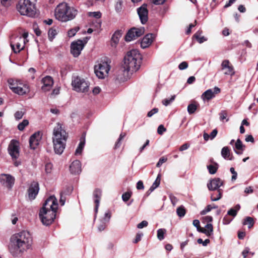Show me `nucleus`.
Here are the masks:
<instances>
[{
  "mask_svg": "<svg viewBox=\"0 0 258 258\" xmlns=\"http://www.w3.org/2000/svg\"><path fill=\"white\" fill-rule=\"evenodd\" d=\"M72 190L73 187L71 186H67L60 192L59 203L61 206L65 204L66 196L70 195Z\"/></svg>",
  "mask_w": 258,
  "mask_h": 258,
  "instance_id": "nucleus-24",
  "label": "nucleus"
},
{
  "mask_svg": "<svg viewBox=\"0 0 258 258\" xmlns=\"http://www.w3.org/2000/svg\"><path fill=\"white\" fill-rule=\"evenodd\" d=\"M145 30L144 27L136 28L133 27L128 29L126 32H145Z\"/></svg>",
  "mask_w": 258,
  "mask_h": 258,
  "instance_id": "nucleus-45",
  "label": "nucleus"
},
{
  "mask_svg": "<svg viewBox=\"0 0 258 258\" xmlns=\"http://www.w3.org/2000/svg\"><path fill=\"white\" fill-rule=\"evenodd\" d=\"M187 67L188 63L186 61H182L178 66V68L180 70H183L184 69H186Z\"/></svg>",
  "mask_w": 258,
  "mask_h": 258,
  "instance_id": "nucleus-57",
  "label": "nucleus"
},
{
  "mask_svg": "<svg viewBox=\"0 0 258 258\" xmlns=\"http://www.w3.org/2000/svg\"><path fill=\"white\" fill-rule=\"evenodd\" d=\"M230 171L231 173L232 174L231 180L232 181L236 180V179L237 178V173L235 171L234 168L233 167H231L230 169Z\"/></svg>",
  "mask_w": 258,
  "mask_h": 258,
  "instance_id": "nucleus-55",
  "label": "nucleus"
},
{
  "mask_svg": "<svg viewBox=\"0 0 258 258\" xmlns=\"http://www.w3.org/2000/svg\"><path fill=\"white\" fill-rule=\"evenodd\" d=\"M41 139V135L39 132L33 134L29 139V145L32 149H35Z\"/></svg>",
  "mask_w": 258,
  "mask_h": 258,
  "instance_id": "nucleus-17",
  "label": "nucleus"
},
{
  "mask_svg": "<svg viewBox=\"0 0 258 258\" xmlns=\"http://www.w3.org/2000/svg\"><path fill=\"white\" fill-rule=\"evenodd\" d=\"M73 90L78 92L86 93L89 89V83L84 79L77 76L72 81Z\"/></svg>",
  "mask_w": 258,
  "mask_h": 258,
  "instance_id": "nucleus-7",
  "label": "nucleus"
},
{
  "mask_svg": "<svg viewBox=\"0 0 258 258\" xmlns=\"http://www.w3.org/2000/svg\"><path fill=\"white\" fill-rule=\"evenodd\" d=\"M90 37H85L83 39H78L72 42L71 45V52L72 55L77 57L80 55L85 44L90 39Z\"/></svg>",
  "mask_w": 258,
  "mask_h": 258,
  "instance_id": "nucleus-8",
  "label": "nucleus"
},
{
  "mask_svg": "<svg viewBox=\"0 0 258 258\" xmlns=\"http://www.w3.org/2000/svg\"><path fill=\"white\" fill-rule=\"evenodd\" d=\"M19 143L15 140H12L8 147V152L13 159H17L19 156Z\"/></svg>",
  "mask_w": 258,
  "mask_h": 258,
  "instance_id": "nucleus-11",
  "label": "nucleus"
},
{
  "mask_svg": "<svg viewBox=\"0 0 258 258\" xmlns=\"http://www.w3.org/2000/svg\"><path fill=\"white\" fill-rule=\"evenodd\" d=\"M148 222L147 221L144 220L137 225V228L139 229H142L144 227H147L148 226Z\"/></svg>",
  "mask_w": 258,
  "mask_h": 258,
  "instance_id": "nucleus-54",
  "label": "nucleus"
},
{
  "mask_svg": "<svg viewBox=\"0 0 258 258\" xmlns=\"http://www.w3.org/2000/svg\"><path fill=\"white\" fill-rule=\"evenodd\" d=\"M213 225L211 223H208L205 226V228H202V230H201V232L205 234L207 236H210L212 234H213Z\"/></svg>",
  "mask_w": 258,
  "mask_h": 258,
  "instance_id": "nucleus-27",
  "label": "nucleus"
},
{
  "mask_svg": "<svg viewBox=\"0 0 258 258\" xmlns=\"http://www.w3.org/2000/svg\"><path fill=\"white\" fill-rule=\"evenodd\" d=\"M192 224H193L194 226L197 228V230L199 232H201V230H202V228H201V227H200V223L199 220H197V219L194 220L193 221Z\"/></svg>",
  "mask_w": 258,
  "mask_h": 258,
  "instance_id": "nucleus-52",
  "label": "nucleus"
},
{
  "mask_svg": "<svg viewBox=\"0 0 258 258\" xmlns=\"http://www.w3.org/2000/svg\"><path fill=\"white\" fill-rule=\"evenodd\" d=\"M197 242L198 243L202 244L203 246H206L208 245V243H210V241L209 239H206L203 241L202 239L199 238L198 239Z\"/></svg>",
  "mask_w": 258,
  "mask_h": 258,
  "instance_id": "nucleus-53",
  "label": "nucleus"
},
{
  "mask_svg": "<svg viewBox=\"0 0 258 258\" xmlns=\"http://www.w3.org/2000/svg\"><path fill=\"white\" fill-rule=\"evenodd\" d=\"M13 92L19 95H23L29 92V88L27 85L19 84L16 86Z\"/></svg>",
  "mask_w": 258,
  "mask_h": 258,
  "instance_id": "nucleus-25",
  "label": "nucleus"
},
{
  "mask_svg": "<svg viewBox=\"0 0 258 258\" xmlns=\"http://www.w3.org/2000/svg\"><path fill=\"white\" fill-rule=\"evenodd\" d=\"M197 109V106L194 103L190 104L187 106V111L190 114L195 113Z\"/></svg>",
  "mask_w": 258,
  "mask_h": 258,
  "instance_id": "nucleus-42",
  "label": "nucleus"
},
{
  "mask_svg": "<svg viewBox=\"0 0 258 258\" xmlns=\"http://www.w3.org/2000/svg\"><path fill=\"white\" fill-rule=\"evenodd\" d=\"M212 209V206L211 205H208L205 209H204L200 212V214L201 215H204L206 214L207 213L211 211Z\"/></svg>",
  "mask_w": 258,
  "mask_h": 258,
  "instance_id": "nucleus-50",
  "label": "nucleus"
},
{
  "mask_svg": "<svg viewBox=\"0 0 258 258\" xmlns=\"http://www.w3.org/2000/svg\"><path fill=\"white\" fill-rule=\"evenodd\" d=\"M78 11L73 7H71L66 3L59 4L55 10V17L56 19L61 22H67L75 18Z\"/></svg>",
  "mask_w": 258,
  "mask_h": 258,
  "instance_id": "nucleus-5",
  "label": "nucleus"
},
{
  "mask_svg": "<svg viewBox=\"0 0 258 258\" xmlns=\"http://www.w3.org/2000/svg\"><path fill=\"white\" fill-rule=\"evenodd\" d=\"M223 184V180L219 178H215L210 180L207 183V187L209 190H218L220 189L219 187Z\"/></svg>",
  "mask_w": 258,
  "mask_h": 258,
  "instance_id": "nucleus-16",
  "label": "nucleus"
},
{
  "mask_svg": "<svg viewBox=\"0 0 258 258\" xmlns=\"http://www.w3.org/2000/svg\"><path fill=\"white\" fill-rule=\"evenodd\" d=\"M232 220V219L229 218L227 215H226L223 219L222 222L223 224L224 225H227L229 224L231 221Z\"/></svg>",
  "mask_w": 258,
  "mask_h": 258,
  "instance_id": "nucleus-62",
  "label": "nucleus"
},
{
  "mask_svg": "<svg viewBox=\"0 0 258 258\" xmlns=\"http://www.w3.org/2000/svg\"><path fill=\"white\" fill-rule=\"evenodd\" d=\"M13 0H1V3L2 5L5 7L9 6Z\"/></svg>",
  "mask_w": 258,
  "mask_h": 258,
  "instance_id": "nucleus-63",
  "label": "nucleus"
},
{
  "mask_svg": "<svg viewBox=\"0 0 258 258\" xmlns=\"http://www.w3.org/2000/svg\"><path fill=\"white\" fill-rule=\"evenodd\" d=\"M126 134L125 133H121L120 134L119 137L117 140V141L115 144L114 148L115 149H117L119 148L121 145V141L123 139V138L125 137Z\"/></svg>",
  "mask_w": 258,
  "mask_h": 258,
  "instance_id": "nucleus-41",
  "label": "nucleus"
},
{
  "mask_svg": "<svg viewBox=\"0 0 258 258\" xmlns=\"http://www.w3.org/2000/svg\"><path fill=\"white\" fill-rule=\"evenodd\" d=\"M52 168V165L50 163H47L45 165V171L47 173H50Z\"/></svg>",
  "mask_w": 258,
  "mask_h": 258,
  "instance_id": "nucleus-64",
  "label": "nucleus"
},
{
  "mask_svg": "<svg viewBox=\"0 0 258 258\" xmlns=\"http://www.w3.org/2000/svg\"><path fill=\"white\" fill-rule=\"evenodd\" d=\"M57 208V201L55 197L50 196L45 201L39 213V218L43 225L48 226L52 224L56 217Z\"/></svg>",
  "mask_w": 258,
  "mask_h": 258,
  "instance_id": "nucleus-3",
  "label": "nucleus"
},
{
  "mask_svg": "<svg viewBox=\"0 0 258 258\" xmlns=\"http://www.w3.org/2000/svg\"><path fill=\"white\" fill-rule=\"evenodd\" d=\"M141 59V55L137 49L128 51L124 56L122 68L116 73V80L123 82L126 80L129 72L133 73L139 69Z\"/></svg>",
  "mask_w": 258,
  "mask_h": 258,
  "instance_id": "nucleus-1",
  "label": "nucleus"
},
{
  "mask_svg": "<svg viewBox=\"0 0 258 258\" xmlns=\"http://www.w3.org/2000/svg\"><path fill=\"white\" fill-rule=\"evenodd\" d=\"M142 33H126L124 37L125 40L126 42H130L133 40L140 37Z\"/></svg>",
  "mask_w": 258,
  "mask_h": 258,
  "instance_id": "nucleus-32",
  "label": "nucleus"
},
{
  "mask_svg": "<svg viewBox=\"0 0 258 258\" xmlns=\"http://www.w3.org/2000/svg\"><path fill=\"white\" fill-rule=\"evenodd\" d=\"M166 131V129L165 128L163 125L160 124L157 129V133L159 135H162L164 132Z\"/></svg>",
  "mask_w": 258,
  "mask_h": 258,
  "instance_id": "nucleus-56",
  "label": "nucleus"
},
{
  "mask_svg": "<svg viewBox=\"0 0 258 258\" xmlns=\"http://www.w3.org/2000/svg\"><path fill=\"white\" fill-rule=\"evenodd\" d=\"M237 213L236 210H235L233 208H231L228 211L227 215L234 217L237 215Z\"/></svg>",
  "mask_w": 258,
  "mask_h": 258,
  "instance_id": "nucleus-61",
  "label": "nucleus"
},
{
  "mask_svg": "<svg viewBox=\"0 0 258 258\" xmlns=\"http://www.w3.org/2000/svg\"><path fill=\"white\" fill-rule=\"evenodd\" d=\"M160 180H161V175L160 174H159L152 185V186L150 187V189L148 191V194H150L151 192H152L153 190H154L157 187H158L160 183Z\"/></svg>",
  "mask_w": 258,
  "mask_h": 258,
  "instance_id": "nucleus-29",
  "label": "nucleus"
},
{
  "mask_svg": "<svg viewBox=\"0 0 258 258\" xmlns=\"http://www.w3.org/2000/svg\"><path fill=\"white\" fill-rule=\"evenodd\" d=\"M235 148L236 150L243 151L245 148V146L243 145L241 141L238 139L235 142Z\"/></svg>",
  "mask_w": 258,
  "mask_h": 258,
  "instance_id": "nucleus-40",
  "label": "nucleus"
},
{
  "mask_svg": "<svg viewBox=\"0 0 258 258\" xmlns=\"http://www.w3.org/2000/svg\"><path fill=\"white\" fill-rule=\"evenodd\" d=\"M111 215V212L109 211H107L105 212L104 217L100 219V223L98 226V230L99 231L101 232L105 229L107 223L110 219Z\"/></svg>",
  "mask_w": 258,
  "mask_h": 258,
  "instance_id": "nucleus-18",
  "label": "nucleus"
},
{
  "mask_svg": "<svg viewBox=\"0 0 258 258\" xmlns=\"http://www.w3.org/2000/svg\"><path fill=\"white\" fill-rule=\"evenodd\" d=\"M39 190V183L36 181H33L28 189V198L30 200H33L35 199Z\"/></svg>",
  "mask_w": 258,
  "mask_h": 258,
  "instance_id": "nucleus-14",
  "label": "nucleus"
},
{
  "mask_svg": "<svg viewBox=\"0 0 258 258\" xmlns=\"http://www.w3.org/2000/svg\"><path fill=\"white\" fill-rule=\"evenodd\" d=\"M143 236L142 233H138L136 235V238L133 241L134 243H137L141 240L142 237Z\"/></svg>",
  "mask_w": 258,
  "mask_h": 258,
  "instance_id": "nucleus-60",
  "label": "nucleus"
},
{
  "mask_svg": "<svg viewBox=\"0 0 258 258\" xmlns=\"http://www.w3.org/2000/svg\"><path fill=\"white\" fill-rule=\"evenodd\" d=\"M24 115V112L22 111H17L15 113V117L16 119L19 120L21 119L23 117V116Z\"/></svg>",
  "mask_w": 258,
  "mask_h": 258,
  "instance_id": "nucleus-51",
  "label": "nucleus"
},
{
  "mask_svg": "<svg viewBox=\"0 0 258 258\" xmlns=\"http://www.w3.org/2000/svg\"><path fill=\"white\" fill-rule=\"evenodd\" d=\"M167 158L164 157H161L156 164L157 167H160L164 163L167 161Z\"/></svg>",
  "mask_w": 258,
  "mask_h": 258,
  "instance_id": "nucleus-59",
  "label": "nucleus"
},
{
  "mask_svg": "<svg viewBox=\"0 0 258 258\" xmlns=\"http://www.w3.org/2000/svg\"><path fill=\"white\" fill-rule=\"evenodd\" d=\"M93 197L94 199V203L95 204V219L96 217V214L98 212L99 204H100V201L101 199V197L102 196V190L99 188H96L93 191Z\"/></svg>",
  "mask_w": 258,
  "mask_h": 258,
  "instance_id": "nucleus-21",
  "label": "nucleus"
},
{
  "mask_svg": "<svg viewBox=\"0 0 258 258\" xmlns=\"http://www.w3.org/2000/svg\"><path fill=\"white\" fill-rule=\"evenodd\" d=\"M221 69L222 70H225V75L232 76L234 74L233 67L230 64L228 60H224L222 61Z\"/></svg>",
  "mask_w": 258,
  "mask_h": 258,
  "instance_id": "nucleus-22",
  "label": "nucleus"
},
{
  "mask_svg": "<svg viewBox=\"0 0 258 258\" xmlns=\"http://www.w3.org/2000/svg\"><path fill=\"white\" fill-rule=\"evenodd\" d=\"M0 182L2 185L11 189L15 182V178L10 174H2L0 177Z\"/></svg>",
  "mask_w": 258,
  "mask_h": 258,
  "instance_id": "nucleus-13",
  "label": "nucleus"
},
{
  "mask_svg": "<svg viewBox=\"0 0 258 258\" xmlns=\"http://www.w3.org/2000/svg\"><path fill=\"white\" fill-rule=\"evenodd\" d=\"M175 96L173 95L170 99H165L162 100V104L165 106H167L170 104L175 99Z\"/></svg>",
  "mask_w": 258,
  "mask_h": 258,
  "instance_id": "nucleus-47",
  "label": "nucleus"
},
{
  "mask_svg": "<svg viewBox=\"0 0 258 258\" xmlns=\"http://www.w3.org/2000/svg\"><path fill=\"white\" fill-rule=\"evenodd\" d=\"M220 92V89L217 87H215L213 89H209L204 92L202 95L203 100H210L215 97V95Z\"/></svg>",
  "mask_w": 258,
  "mask_h": 258,
  "instance_id": "nucleus-15",
  "label": "nucleus"
},
{
  "mask_svg": "<svg viewBox=\"0 0 258 258\" xmlns=\"http://www.w3.org/2000/svg\"><path fill=\"white\" fill-rule=\"evenodd\" d=\"M85 144V138H82L80 141V142L77 147V148L76 150L75 151V155H79L81 154L82 150L84 147Z\"/></svg>",
  "mask_w": 258,
  "mask_h": 258,
  "instance_id": "nucleus-34",
  "label": "nucleus"
},
{
  "mask_svg": "<svg viewBox=\"0 0 258 258\" xmlns=\"http://www.w3.org/2000/svg\"><path fill=\"white\" fill-rule=\"evenodd\" d=\"M8 83L9 88L12 90V91L14 90V88H15L16 86L19 85V83L17 81H15L12 79H9L8 80Z\"/></svg>",
  "mask_w": 258,
  "mask_h": 258,
  "instance_id": "nucleus-38",
  "label": "nucleus"
},
{
  "mask_svg": "<svg viewBox=\"0 0 258 258\" xmlns=\"http://www.w3.org/2000/svg\"><path fill=\"white\" fill-rule=\"evenodd\" d=\"M103 29L101 28V24L100 22H95L94 23L92 27L89 28L87 31V32H93L102 31Z\"/></svg>",
  "mask_w": 258,
  "mask_h": 258,
  "instance_id": "nucleus-28",
  "label": "nucleus"
},
{
  "mask_svg": "<svg viewBox=\"0 0 258 258\" xmlns=\"http://www.w3.org/2000/svg\"><path fill=\"white\" fill-rule=\"evenodd\" d=\"M216 190L217 191L215 193H213L211 195V199L212 201H217L221 198L223 190L222 189Z\"/></svg>",
  "mask_w": 258,
  "mask_h": 258,
  "instance_id": "nucleus-33",
  "label": "nucleus"
},
{
  "mask_svg": "<svg viewBox=\"0 0 258 258\" xmlns=\"http://www.w3.org/2000/svg\"><path fill=\"white\" fill-rule=\"evenodd\" d=\"M70 170L73 174H78L81 172V163L79 160L74 161L70 166Z\"/></svg>",
  "mask_w": 258,
  "mask_h": 258,
  "instance_id": "nucleus-23",
  "label": "nucleus"
},
{
  "mask_svg": "<svg viewBox=\"0 0 258 258\" xmlns=\"http://www.w3.org/2000/svg\"><path fill=\"white\" fill-rule=\"evenodd\" d=\"M110 67L107 61H101L94 66V72L99 79H103L106 76Z\"/></svg>",
  "mask_w": 258,
  "mask_h": 258,
  "instance_id": "nucleus-9",
  "label": "nucleus"
},
{
  "mask_svg": "<svg viewBox=\"0 0 258 258\" xmlns=\"http://www.w3.org/2000/svg\"><path fill=\"white\" fill-rule=\"evenodd\" d=\"M192 39L199 43H202L208 40V38L203 36L202 33H195L192 36Z\"/></svg>",
  "mask_w": 258,
  "mask_h": 258,
  "instance_id": "nucleus-31",
  "label": "nucleus"
},
{
  "mask_svg": "<svg viewBox=\"0 0 258 258\" xmlns=\"http://www.w3.org/2000/svg\"><path fill=\"white\" fill-rule=\"evenodd\" d=\"M220 120L222 121L226 119L227 116V113L225 110H222L219 114Z\"/></svg>",
  "mask_w": 258,
  "mask_h": 258,
  "instance_id": "nucleus-49",
  "label": "nucleus"
},
{
  "mask_svg": "<svg viewBox=\"0 0 258 258\" xmlns=\"http://www.w3.org/2000/svg\"><path fill=\"white\" fill-rule=\"evenodd\" d=\"M29 124V121L27 119H24L18 125V128L19 130L22 131H23L25 128V127L28 125Z\"/></svg>",
  "mask_w": 258,
  "mask_h": 258,
  "instance_id": "nucleus-44",
  "label": "nucleus"
},
{
  "mask_svg": "<svg viewBox=\"0 0 258 258\" xmlns=\"http://www.w3.org/2000/svg\"><path fill=\"white\" fill-rule=\"evenodd\" d=\"M115 11L119 13L122 9V0H116V4L115 6Z\"/></svg>",
  "mask_w": 258,
  "mask_h": 258,
  "instance_id": "nucleus-43",
  "label": "nucleus"
},
{
  "mask_svg": "<svg viewBox=\"0 0 258 258\" xmlns=\"http://www.w3.org/2000/svg\"><path fill=\"white\" fill-rule=\"evenodd\" d=\"M43 86L41 87V89L46 92L50 90L53 84V80L52 78L49 76H47L44 77L41 80Z\"/></svg>",
  "mask_w": 258,
  "mask_h": 258,
  "instance_id": "nucleus-19",
  "label": "nucleus"
},
{
  "mask_svg": "<svg viewBox=\"0 0 258 258\" xmlns=\"http://www.w3.org/2000/svg\"><path fill=\"white\" fill-rule=\"evenodd\" d=\"M121 33H113L111 37V45L112 47H115L121 38Z\"/></svg>",
  "mask_w": 258,
  "mask_h": 258,
  "instance_id": "nucleus-30",
  "label": "nucleus"
},
{
  "mask_svg": "<svg viewBox=\"0 0 258 258\" xmlns=\"http://www.w3.org/2000/svg\"><path fill=\"white\" fill-rule=\"evenodd\" d=\"M32 239L30 233L22 231L12 236L10 239L9 250L14 256H18L31 246Z\"/></svg>",
  "mask_w": 258,
  "mask_h": 258,
  "instance_id": "nucleus-2",
  "label": "nucleus"
},
{
  "mask_svg": "<svg viewBox=\"0 0 258 258\" xmlns=\"http://www.w3.org/2000/svg\"><path fill=\"white\" fill-rule=\"evenodd\" d=\"M218 168V164L216 162H214V165H207V169L209 172L211 174H214L216 173Z\"/></svg>",
  "mask_w": 258,
  "mask_h": 258,
  "instance_id": "nucleus-35",
  "label": "nucleus"
},
{
  "mask_svg": "<svg viewBox=\"0 0 258 258\" xmlns=\"http://www.w3.org/2000/svg\"><path fill=\"white\" fill-rule=\"evenodd\" d=\"M154 37L155 33H147L141 42V47L146 48L149 47L152 44Z\"/></svg>",
  "mask_w": 258,
  "mask_h": 258,
  "instance_id": "nucleus-20",
  "label": "nucleus"
},
{
  "mask_svg": "<svg viewBox=\"0 0 258 258\" xmlns=\"http://www.w3.org/2000/svg\"><path fill=\"white\" fill-rule=\"evenodd\" d=\"M221 154L222 157L226 160H233L234 159V157L230 153V150L227 146L224 147L222 149Z\"/></svg>",
  "mask_w": 258,
  "mask_h": 258,
  "instance_id": "nucleus-26",
  "label": "nucleus"
},
{
  "mask_svg": "<svg viewBox=\"0 0 258 258\" xmlns=\"http://www.w3.org/2000/svg\"><path fill=\"white\" fill-rule=\"evenodd\" d=\"M243 225H248V228L252 227L254 224V221L252 218L250 217H246L242 222Z\"/></svg>",
  "mask_w": 258,
  "mask_h": 258,
  "instance_id": "nucleus-36",
  "label": "nucleus"
},
{
  "mask_svg": "<svg viewBox=\"0 0 258 258\" xmlns=\"http://www.w3.org/2000/svg\"><path fill=\"white\" fill-rule=\"evenodd\" d=\"M28 33H23L22 36H17L14 38V40L11 42V47L13 51L17 53L23 49L24 46H22V43H24V39L28 37Z\"/></svg>",
  "mask_w": 258,
  "mask_h": 258,
  "instance_id": "nucleus-10",
  "label": "nucleus"
},
{
  "mask_svg": "<svg viewBox=\"0 0 258 258\" xmlns=\"http://www.w3.org/2000/svg\"><path fill=\"white\" fill-rule=\"evenodd\" d=\"M137 13L140 20L143 24H145L148 20V10L147 5L143 4L137 9Z\"/></svg>",
  "mask_w": 258,
  "mask_h": 258,
  "instance_id": "nucleus-12",
  "label": "nucleus"
},
{
  "mask_svg": "<svg viewBox=\"0 0 258 258\" xmlns=\"http://www.w3.org/2000/svg\"><path fill=\"white\" fill-rule=\"evenodd\" d=\"M176 213L179 217H183L186 213L185 209L183 206H180L177 209Z\"/></svg>",
  "mask_w": 258,
  "mask_h": 258,
  "instance_id": "nucleus-37",
  "label": "nucleus"
},
{
  "mask_svg": "<svg viewBox=\"0 0 258 258\" xmlns=\"http://www.w3.org/2000/svg\"><path fill=\"white\" fill-rule=\"evenodd\" d=\"M165 229H159L157 230V238L159 240H162L164 238V234L166 232Z\"/></svg>",
  "mask_w": 258,
  "mask_h": 258,
  "instance_id": "nucleus-39",
  "label": "nucleus"
},
{
  "mask_svg": "<svg viewBox=\"0 0 258 258\" xmlns=\"http://www.w3.org/2000/svg\"><path fill=\"white\" fill-rule=\"evenodd\" d=\"M17 9L21 15L30 17H35L36 14L35 5L30 0H19Z\"/></svg>",
  "mask_w": 258,
  "mask_h": 258,
  "instance_id": "nucleus-6",
  "label": "nucleus"
},
{
  "mask_svg": "<svg viewBox=\"0 0 258 258\" xmlns=\"http://www.w3.org/2000/svg\"><path fill=\"white\" fill-rule=\"evenodd\" d=\"M68 134L62 124L59 122L56 123L53 130L52 141L55 153L61 155L66 148Z\"/></svg>",
  "mask_w": 258,
  "mask_h": 258,
  "instance_id": "nucleus-4",
  "label": "nucleus"
},
{
  "mask_svg": "<svg viewBox=\"0 0 258 258\" xmlns=\"http://www.w3.org/2000/svg\"><path fill=\"white\" fill-rule=\"evenodd\" d=\"M104 1L105 0H88L87 5L89 6H93L95 5L97 3H103Z\"/></svg>",
  "mask_w": 258,
  "mask_h": 258,
  "instance_id": "nucleus-48",
  "label": "nucleus"
},
{
  "mask_svg": "<svg viewBox=\"0 0 258 258\" xmlns=\"http://www.w3.org/2000/svg\"><path fill=\"white\" fill-rule=\"evenodd\" d=\"M158 112V109L157 108H154L151 110H150L149 112H148V113L147 114V116L149 117H151L154 114L157 113Z\"/></svg>",
  "mask_w": 258,
  "mask_h": 258,
  "instance_id": "nucleus-58",
  "label": "nucleus"
},
{
  "mask_svg": "<svg viewBox=\"0 0 258 258\" xmlns=\"http://www.w3.org/2000/svg\"><path fill=\"white\" fill-rule=\"evenodd\" d=\"M132 192L131 191H127L123 193L122 195V200L123 202H127L131 197Z\"/></svg>",
  "mask_w": 258,
  "mask_h": 258,
  "instance_id": "nucleus-46",
  "label": "nucleus"
}]
</instances>
